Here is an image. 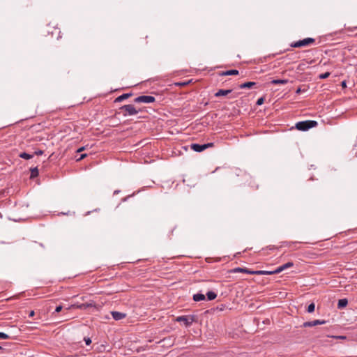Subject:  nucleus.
Wrapping results in <instances>:
<instances>
[{"label":"nucleus","mask_w":357,"mask_h":357,"mask_svg":"<svg viewBox=\"0 0 357 357\" xmlns=\"http://www.w3.org/2000/svg\"><path fill=\"white\" fill-rule=\"evenodd\" d=\"M317 126V122L316 121L307 120L296 123V128L298 130L306 131L310 128L316 127Z\"/></svg>","instance_id":"f257e3e1"},{"label":"nucleus","mask_w":357,"mask_h":357,"mask_svg":"<svg viewBox=\"0 0 357 357\" xmlns=\"http://www.w3.org/2000/svg\"><path fill=\"white\" fill-rule=\"evenodd\" d=\"M230 273H243L250 275H265V271H250L246 268H235L229 271Z\"/></svg>","instance_id":"f03ea898"},{"label":"nucleus","mask_w":357,"mask_h":357,"mask_svg":"<svg viewBox=\"0 0 357 357\" xmlns=\"http://www.w3.org/2000/svg\"><path fill=\"white\" fill-rule=\"evenodd\" d=\"M315 40L312 38H306L303 40L292 43L291 47H302L305 46H310L314 44Z\"/></svg>","instance_id":"7ed1b4c3"},{"label":"nucleus","mask_w":357,"mask_h":357,"mask_svg":"<svg viewBox=\"0 0 357 357\" xmlns=\"http://www.w3.org/2000/svg\"><path fill=\"white\" fill-rule=\"evenodd\" d=\"M293 266H294V263L289 261V262H287V263L278 267L275 271H265V275L278 274L289 268L292 267Z\"/></svg>","instance_id":"20e7f679"},{"label":"nucleus","mask_w":357,"mask_h":357,"mask_svg":"<svg viewBox=\"0 0 357 357\" xmlns=\"http://www.w3.org/2000/svg\"><path fill=\"white\" fill-rule=\"evenodd\" d=\"M122 111H124V116L126 115H135L138 113V110L132 105H126L121 107Z\"/></svg>","instance_id":"39448f33"},{"label":"nucleus","mask_w":357,"mask_h":357,"mask_svg":"<svg viewBox=\"0 0 357 357\" xmlns=\"http://www.w3.org/2000/svg\"><path fill=\"white\" fill-rule=\"evenodd\" d=\"M176 321L183 322L185 326H189L195 321V317L193 316H180L176 317Z\"/></svg>","instance_id":"423d86ee"},{"label":"nucleus","mask_w":357,"mask_h":357,"mask_svg":"<svg viewBox=\"0 0 357 357\" xmlns=\"http://www.w3.org/2000/svg\"><path fill=\"white\" fill-rule=\"evenodd\" d=\"M190 146H191V149H192L193 151H195L196 152H202V151H204L205 149H206L207 148L213 146V144L208 143V144H204L202 145H200L198 144H192Z\"/></svg>","instance_id":"0eeeda50"},{"label":"nucleus","mask_w":357,"mask_h":357,"mask_svg":"<svg viewBox=\"0 0 357 357\" xmlns=\"http://www.w3.org/2000/svg\"><path fill=\"white\" fill-rule=\"evenodd\" d=\"M155 98L151 96H141L135 99V102L150 103L155 101Z\"/></svg>","instance_id":"6e6552de"},{"label":"nucleus","mask_w":357,"mask_h":357,"mask_svg":"<svg viewBox=\"0 0 357 357\" xmlns=\"http://www.w3.org/2000/svg\"><path fill=\"white\" fill-rule=\"evenodd\" d=\"M93 306V304L92 303H82V304H77V303H75V304H73L71 305L68 309H81V310H85L89 307H92Z\"/></svg>","instance_id":"1a4fd4ad"},{"label":"nucleus","mask_w":357,"mask_h":357,"mask_svg":"<svg viewBox=\"0 0 357 357\" xmlns=\"http://www.w3.org/2000/svg\"><path fill=\"white\" fill-rule=\"evenodd\" d=\"M326 323V321L323 320V321H320V320H314V321H307V322H305L303 324V326L304 327H312V326H315L318 324H324Z\"/></svg>","instance_id":"9d476101"},{"label":"nucleus","mask_w":357,"mask_h":357,"mask_svg":"<svg viewBox=\"0 0 357 357\" xmlns=\"http://www.w3.org/2000/svg\"><path fill=\"white\" fill-rule=\"evenodd\" d=\"M112 316L115 320H121L125 318L126 314L125 313L114 311L112 312Z\"/></svg>","instance_id":"9b49d317"},{"label":"nucleus","mask_w":357,"mask_h":357,"mask_svg":"<svg viewBox=\"0 0 357 357\" xmlns=\"http://www.w3.org/2000/svg\"><path fill=\"white\" fill-rule=\"evenodd\" d=\"M231 93V90H230V89H228V90L220 89L215 93V97L225 96Z\"/></svg>","instance_id":"f8f14e48"},{"label":"nucleus","mask_w":357,"mask_h":357,"mask_svg":"<svg viewBox=\"0 0 357 357\" xmlns=\"http://www.w3.org/2000/svg\"><path fill=\"white\" fill-rule=\"evenodd\" d=\"M257 84L255 82H248L239 85L240 89H250Z\"/></svg>","instance_id":"ddd939ff"},{"label":"nucleus","mask_w":357,"mask_h":357,"mask_svg":"<svg viewBox=\"0 0 357 357\" xmlns=\"http://www.w3.org/2000/svg\"><path fill=\"white\" fill-rule=\"evenodd\" d=\"M239 73L237 70H227V71H225V72H222L221 73V75H224V76H226V75H238Z\"/></svg>","instance_id":"4468645a"},{"label":"nucleus","mask_w":357,"mask_h":357,"mask_svg":"<svg viewBox=\"0 0 357 357\" xmlns=\"http://www.w3.org/2000/svg\"><path fill=\"white\" fill-rule=\"evenodd\" d=\"M347 304H348V301L346 298L340 299L338 301L337 307L339 309H342V308L346 307L347 305Z\"/></svg>","instance_id":"2eb2a0df"},{"label":"nucleus","mask_w":357,"mask_h":357,"mask_svg":"<svg viewBox=\"0 0 357 357\" xmlns=\"http://www.w3.org/2000/svg\"><path fill=\"white\" fill-rule=\"evenodd\" d=\"M205 299V296L202 294H196L193 296V300L195 301H201Z\"/></svg>","instance_id":"dca6fc26"},{"label":"nucleus","mask_w":357,"mask_h":357,"mask_svg":"<svg viewBox=\"0 0 357 357\" xmlns=\"http://www.w3.org/2000/svg\"><path fill=\"white\" fill-rule=\"evenodd\" d=\"M131 96V93H124L116 98L115 102H121Z\"/></svg>","instance_id":"f3484780"},{"label":"nucleus","mask_w":357,"mask_h":357,"mask_svg":"<svg viewBox=\"0 0 357 357\" xmlns=\"http://www.w3.org/2000/svg\"><path fill=\"white\" fill-rule=\"evenodd\" d=\"M271 83L273 84H285L288 83L287 79H273L271 81Z\"/></svg>","instance_id":"a211bd4d"},{"label":"nucleus","mask_w":357,"mask_h":357,"mask_svg":"<svg viewBox=\"0 0 357 357\" xmlns=\"http://www.w3.org/2000/svg\"><path fill=\"white\" fill-rule=\"evenodd\" d=\"M38 169L37 167L31 169V176H30L31 178H33L38 176Z\"/></svg>","instance_id":"6ab92c4d"},{"label":"nucleus","mask_w":357,"mask_h":357,"mask_svg":"<svg viewBox=\"0 0 357 357\" xmlns=\"http://www.w3.org/2000/svg\"><path fill=\"white\" fill-rule=\"evenodd\" d=\"M208 300L212 301L214 300L217 297V294L213 291H208L207 294Z\"/></svg>","instance_id":"aec40b11"},{"label":"nucleus","mask_w":357,"mask_h":357,"mask_svg":"<svg viewBox=\"0 0 357 357\" xmlns=\"http://www.w3.org/2000/svg\"><path fill=\"white\" fill-rule=\"evenodd\" d=\"M19 156L25 160H29L33 158V155H30L26 153H21Z\"/></svg>","instance_id":"412c9836"},{"label":"nucleus","mask_w":357,"mask_h":357,"mask_svg":"<svg viewBox=\"0 0 357 357\" xmlns=\"http://www.w3.org/2000/svg\"><path fill=\"white\" fill-rule=\"evenodd\" d=\"M330 75H331V73L329 72H326L325 73L320 74L319 75V78L321 79H326L330 76Z\"/></svg>","instance_id":"4be33fe9"},{"label":"nucleus","mask_w":357,"mask_h":357,"mask_svg":"<svg viewBox=\"0 0 357 357\" xmlns=\"http://www.w3.org/2000/svg\"><path fill=\"white\" fill-rule=\"evenodd\" d=\"M315 305L314 303H311L307 307V312L311 313L314 311Z\"/></svg>","instance_id":"5701e85b"},{"label":"nucleus","mask_w":357,"mask_h":357,"mask_svg":"<svg viewBox=\"0 0 357 357\" xmlns=\"http://www.w3.org/2000/svg\"><path fill=\"white\" fill-rule=\"evenodd\" d=\"M10 338V336L4 333L0 332V339L8 340Z\"/></svg>","instance_id":"b1692460"},{"label":"nucleus","mask_w":357,"mask_h":357,"mask_svg":"<svg viewBox=\"0 0 357 357\" xmlns=\"http://www.w3.org/2000/svg\"><path fill=\"white\" fill-rule=\"evenodd\" d=\"M284 243H285L286 246L291 248L293 245H296L297 243V242H285Z\"/></svg>","instance_id":"393cba45"},{"label":"nucleus","mask_w":357,"mask_h":357,"mask_svg":"<svg viewBox=\"0 0 357 357\" xmlns=\"http://www.w3.org/2000/svg\"><path fill=\"white\" fill-rule=\"evenodd\" d=\"M264 98H259V99L257 100V105H262V104L264 103Z\"/></svg>","instance_id":"a878e982"},{"label":"nucleus","mask_w":357,"mask_h":357,"mask_svg":"<svg viewBox=\"0 0 357 357\" xmlns=\"http://www.w3.org/2000/svg\"><path fill=\"white\" fill-rule=\"evenodd\" d=\"M62 306L61 305H59L56 307L55 309V312H60L61 310H62Z\"/></svg>","instance_id":"bb28decb"},{"label":"nucleus","mask_w":357,"mask_h":357,"mask_svg":"<svg viewBox=\"0 0 357 357\" xmlns=\"http://www.w3.org/2000/svg\"><path fill=\"white\" fill-rule=\"evenodd\" d=\"M333 337L336 338V339H341V340H344L347 338L345 336H334Z\"/></svg>","instance_id":"cd10ccee"},{"label":"nucleus","mask_w":357,"mask_h":357,"mask_svg":"<svg viewBox=\"0 0 357 357\" xmlns=\"http://www.w3.org/2000/svg\"><path fill=\"white\" fill-rule=\"evenodd\" d=\"M84 340L87 345H89L91 343V340H90V338H87V339L85 338Z\"/></svg>","instance_id":"c85d7f7f"},{"label":"nucleus","mask_w":357,"mask_h":357,"mask_svg":"<svg viewBox=\"0 0 357 357\" xmlns=\"http://www.w3.org/2000/svg\"><path fill=\"white\" fill-rule=\"evenodd\" d=\"M86 156V154H82V155H80V158H78L77 160V161H79V160H81L84 159Z\"/></svg>","instance_id":"c756f323"},{"label":"nucleus","mask_w":357,"mask_h":357,"mask_svg":"<svg viewBox=\"0 0 357 357\" xmlns=\"http://www.w3.org/2000/svg\"><path fill=\"white\" fill-rule=\"evenodd\" d=\"M43 153V151H41V150L35 152V154H36V155H42Z\"/></svg>","instance_id":"7c9ffc66"},{"label":"nucleus","mask_w":357,"mask_h":357,"mask_svg":"<svg viewBox=\"0 0 357 357\" xmlns=\"http://www.w3.org/2000/svg\"><path fill=\"white\" fill-rule=\"evenodd\" d=\"M84 150H85V147H84V146H82V147L79 148V149L77 150V152H82V151H83Z\"/></svg>","instance_id":"2f4dec72"},{"label":"nucleus","mask_w":357,"mask_h":357,"mask_svg":"<svg viewBox=\"0 0 357 357\" xmlns=\"http://www.w3.org/2000/svg\"><path fill=\"white\" fill-rule=\"evenodd\" d=\"M34 314H35L34 311H33V310H32V311H31V312H30V313H29V317H33V316H34Z\"/></svg>","instance_id":"473e14b6"},{"label":"nucleus","mask_w":357,"mask_h":357,"mask_svg":"<svg viewBox=\"0 0 357 357\" xmlns=\"http://www.w3.org/2000/svg\"><path fill=\"white\" fill-rule=\"evenodd\" d=\"M237 97V94H235V95H231L229 98H235Z\"/></svg>","instance_id":"72a5a7b5"},{"label":"nucleus","mask_w":357,"mask_h":357,"mask_svg":"<svg viewBox=\"0 0 357 357\" xmlns=\"http://www.w3.org/2000/svg\"><path fill=\"white\" fill-rule=\"evenodd\" d=\"M300 91H301V90H300V89H298L296 91V93H300Z\"/></svg>","instance_id":"f704fd0d"},{"label":"nucleus","mask_w":357,"mask_h":357,"mask_svg":"<svg viewBox=\"0 0 357 357\" xmlns=\"http://www.w3.org/2000/svg\"><path fill=\"white\" fill-rule=\"evenodd\" d=\"M2 349V347L0 346V349Z\"/></svg>","instance_id":"c9c22d12"}]
</instances>
